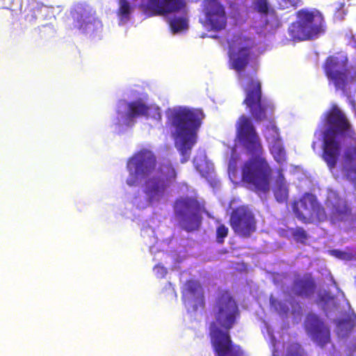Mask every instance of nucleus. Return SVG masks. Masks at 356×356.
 Wrapping results in <instances>:
<instances>
[{
	"mask_svg": "<svg viewBox=\"0 0 356 356\" xmlns=\"http://www.w3.org/2000/svg\"><path fill=\"white\" fill-rule=\"evenodd\" d=\"M325 129L323 132L321 158L332 171L339 161L344 138H350L354 144L348 147L343 154L341 169L349 181L356 186V133L346 115L337 105L324 114Z\"/></svg>",
	"mask_w": 356,
	"mask_h": 356,
	"instance_id": "nucleus-1",
	"label": "nucleus"
},
{
	"mask_svg": "<svg viewBox=\"0 0 356 356\" xmlns=\"http://www.w3.org/2000/svg\"><path fill=\"white\" fill-rule=\"evenodd\" d=\"M156 156L146 149L135 153L127 163L129 174L127 184L129 186L138 185L140 178L147 176L142 184V191L149 205L159 203L168 195L170 188L176 182L177 176L175 167L170 161L160 163L156 169Z\"/></svg>",
	"mask_w": 356,
	"mask_h": 356,
	"instance_id": "nucleus-2",
	"label": "nucleus"
},
{
	"mask_svg": "<svg viewBox=\"0 0 356 356\" xmlns=\"http://www.w3.org/2000/svg\"><path fill=\"white\" fill-rule=\"evenodd\" d=\"M236 136L240 144L252 156L242 167V181L255 191H268L272 170L262 156L263 147L259 136L250 119L245 115H241L237 121Z\"/></svg>",
	"mask_w": 356,
	"mask_h": 356,
	"instance_id": "nucleus-3",
	"label": "nucleus"
},
{
	"mask_svg": "<svg viewBox=\"0 0 356 356\" xmlns=\"http://www.w3.org/2000/svg\"><path fill=\"white\" fill-rule=\"evenodd\" d=\"M212 312L216 322L211 324L209 337L216 356H245L243 348L233 342L229 333L241 312L236 300L228 290L218 293Z\"/></svg>",
	"mask_w": 356,
	"mask_h": 356,
	"instance_id": "nucleus-4",
	"label": "nucleus"
},
{
	"mask_svg": "<svg viewBox=\"0 0 356 356\" xmlns=\"http://www.w3.org/2000/svg\"><path fill=\"white\" fill-rule=\"evenodd\" d=\"M167 123L174 129L172 137L174 145L182 156L181 163L189 160L193 147L197 143V133L202 124L203 113L198 109L179 107L170 109Z\"/></svg>",
	"mask_w": 356,
	"mask_h": 356,
	"instance_id": "nucleus-5",
	"label": "nucleus"
},
{
	"mask_svg": "<svg viewBox=\"0 0 356 356\" xmlns=\"http://www.w3.org/2000/svg\"><path fill=\"white\" fill-rule=\"evenodd\" d=\"M245 98L243 104L250 118L257 122L270 119L274 113L273 104L263 97L261 81L254 77L248 79L243 87Z\"/></svg>",
	"mask_w": 356,
	"mask_h": 356,
	"instance_id": "nucleus-6",
	"label": "nucleus"
},
{
	"mask_svg": "<svg viewBox=\"0 0 356 356\" xmlns=\"http://www.w3.org/2000/svg\"><path fill=\"white\" fill-rule=\"evenodd\" d=\"M298 20L289 29L290 36L294 40H314L325 33V21L317 10L301 9L297 13Z\"/></svg>",
	"mask_w": 356,
	"mask_h": 356,
	"instance_id": "nucleus-7",
	"label": "nucleus"
},
{
	"mask_svg": "<svg viewBox=\"0 0 356 356\" xmlns=\"http://www.w3.org/2000/svg\"><path fill=\"white\" fill-rule=\"evenodd\" d=\"M295 217L305 224L321 223L327 221L328 216L325 207L316 195L306 192L291 203Z\"/></svg>",
	"mask_w": 356,
	"mask_h": 356,
	"instance_id": "nucleus-8",
	"label": "nucleus"
},
{
	"mask_svg": "<svg viewBox=\"0 0 356 356\" xmlns=\"http://www.w3.org/2000/svg\"><path fill=\"white\" fill-rule=\"evenodd\" d=\"M322 67L329 83H332L337 90L345 92L349 83L356 82V73L355 77L350 74L348 58L342 53L327 56Z\"/></svg>",
	"mask_w": 356,
	"mask_h": 356,
	"instance_id": "nucleus-9",
	"label": "nucleus"
},
{
	"mask_svg": "<svg viewBox=\"0 0 356 356\" xmlns=\"http://www.w3.org/2000/svg\"><path fill=\"white\" fill-rule=\"evenodd\" d=\"M254 43L248 37L235 35L229 47V67L240 75L254 58Z\"/></svg>",
	"mask_w": 356,
	"mask_h": 356,
	"instance_id": "nucleus-10",
	"label": "nucleus"
},
{
	"mask_svg": "<svg viewBox=\"0 0 356 356\" xmlns=\"http://www.w3.org/2000/svg\"><path fill=\"white\" fill-rule=\"evenodd\" d=\"M229 223L235 234L240 237L249 238L257 230L254 214L245 205L232 209Z\"/></svg>",
	"mask_w": 356,
	"mask_h": 356,
	"instance_id": "nucleus-11",
	"label": "nucleus"
},
{
	"mask_svg": "<svg viewBox=\"0 0 356 356\" xmlns=\"http://www.w3.org/2000/svg\"><path fill=\"white\" fill-rule=\"evenodd\" d=\"M325 204L329 210L327 220L331 223L346 220L353 216L352 208L347 201L335 192L327 195Z\"/></svg>",
	"mask_w": 356,
	"mask_h": 356,
	"instance_id": "nucleus-12",
	"label": "nucleus"
},
{
	"mask_svg": "<svg viewBox=\"0 0 356 356\" xmlns=\"http://www.w3.org/2000/svg\"><path fill=\"white\" fill-rule=\"evenodd\" d=\"M203 11L206 22L212 30L218 31L225 29L227 25L225 8L219 1L204 0Z\"/></svg>",
	"mask_w": 356,
	"mask_h": 356,
	"instance_id": "nucleus-13",
	"label": "nucleus"
},
{
	"mask_svg": "<svg viewBox=\"0 0 356 356\" xmlns=\"http://www.w3.org/2000/svg\"><path fill=\"white\" fill-rule=\"evenodd\" d=\"M305 327L319 346L323 347L330 342V331L317 315L309 314L305 321Z\"/></svg>",
	"mask_w": 356,
	"mask_h": 356,
	"instance_id": "nucleus-14",
	"label": "nucleus"
},
{
	"mask_svg": "<svg viewBox=\"0 0 356 356\" xmlns=\"http://www.w3.org/2000/svg\"><path fill=\"white\" fill-rule=\"evenodd\" d=\"M197 202L191 198H183L176 202V207L179 209V212L183 216V221L186 231L191 232L199 228L202 217L199 211H193Z\"/></svg>",
	"mask_w": 356,
	"mask_h": 356,
	"instance_id": "nucleus-15",
	"label": "nucleus"
},
{
	"mask_svg": "<svg viewBox=\"0 0 356 356\" xmlns=\"http://www.w3.org/2000/svg\"><path fill=\"white\" fill-rule=\"evenodd\" d=\"M185 6L184 0H148L143 5L145 13L150 16L165 15L178 12Z\"/></svg>",
	"mask_w": 356,
	"mask_h": 356,
	"instance_id": "nucleus-16",
	"label": "nucleus"
},
{
	"mask_svg": "<svg viewBox=\"0 0 356 356\" xmlns=\"http://www.w3.org/2000/svg\"><path fill=\"white\" fill-rule=\"evenodd\" d=\"M182 299L185 302H189L190 299L193 302L194 311L205 307V298L203 287L197 280H188L184 283L181 290Z\"/></svg>",
	"mask_w": 356,
	"mask_h": 356,
	"instance_id": "nucleus-17",
	"label": "nucleus"
},
{
	"mask_svg": "<svg viewBox=\"0 0 356 356\" xmlns=\"http://www.w3.org/2000/svg\"><path fill=\"white\" fill-rule=\"evenodd\" d=\"M145 116L146 118H154L161 120L159 108H153L145 104L142 99H137L128 103L126 113V123L134 122L136 118Z\"/></svg>",
	"mask_w": 356,
	"mask_h": 356,
	"instance_id": "nucleus-18",
	"label": "nucleus"
},
{
	"mask_svg": "<svg viewBox=\"0 0 356 356\" xmlns=\"http://www.w3.org/2000/svg\"><path fill=\"white\" fill-rule=\"evenodd\" d=\"M277 173V176L274 184L273 193L278 202H286L289 199V188L282 172V169H278Z\"/></svg>",
	"mask_w": 356,
	"mask_h": 356,
	"instance_id": "nucleus-19",
	"label": "nucleus"
},
{
	"mask_svg": "<svg viewBox=\"0 0 356 356\" xmlns=\"http://www.w3.org/2000/svg\"><path fill=\"white\" fill-rule=\"evenodd\" d=\"M296 294L298 296L308 298L312 296L316 289V284L311 277H305L296 279L293 284Z\"/></svg>",
	"mask_w": 356,
	"mask_h": 356,
	"instance_id": "nucleus-20",
	"label": "nucleus"
},
{
	"mask_svg": "<svg viewBox=\"0 0 356 356\" xmlns=\"http://www.w3.org/2000/svg\"><path fill=\"white\" fill-rule=\"evenodd\" d=\"M70 14L74 19V23L71 29L81 30L86 26V19L88 17L86 11L82 6H77L72 8Z\"/></svg>",
	"mask_w": 356,
	"mask_h": 356,
	"instance_id": "nucleus-21",
	"label": "nucleus"
},
{
	"mask_svg": "<svg viewBox=\"0 0 356 356\" xmlns=\"http://www.w3.org/2000/svg\"><path fill=\"white\" fill-rule=\"evenodd\" d=\"M269 151L277 163L282 164L286 162V152L282 140L270 144Z\"/></svg>",
	"mask_w": 356,
	"mask_h": 356,
	"instance_id": "nucleus-22",
	"label": "nucleus"
},
{
	"mask_svg": "<svg viewBox=\"0 0 356 356\" xmlns=\"http://www.w3.org/2000/svg\"><path fill=\"white\" fill-rule=\"evenodd\" d=\"M264 136L270 144L282 140L279 129L273 121H270V124L266 127Z\"/></svg>",
	"mask_w": 356,
	"mask_h": 356,
	"instance_id": "nucleus-23",
	"label": "nucleus"
},
{
	"mask_svg": "<svg viewBox=\"0 0 356 356\" xmlns=\"http://www.w3.org/2000/svg\"><path fill=\"white\" fill-rule=\"evenodd\" d=\"M170 29L173 33H177L188 29V21L184 17H173L168 21Z\"/></svg>",
	"mask_w": 356,
	"mask_h": 356,
	"instance_id": "nucleus-24",
	"label": "nucleus"
},
{
	"mask_svg": "<svg viewBox=\"0 0 356 356\" xmlns=\"http://www.w3.org/2000/svg\"><path fill=\"white\" fill-rule=\"evenodd\" d=\"M284 356H309L302 346L298 343H292L286 348Z\"/></svg>",
	"mask_w": 356,
	"mask_h": 356,
	"instance_id": "nucleus-25",
	"label": "nucleus"
},
{
	"mask_svg": "<svg viewBox=\"0 0 356 356\" xmlns=\"http://www.w3.org/2000/svg\"><path fill=\"white\" fill-rule=\"evenodd\" d=\"M270 306L280 315H286L289 313V309L288 306L282 301L270 298Z\"/></svg>",
	"mask_w": 356,
	"mask_h": 356,
	"instance_id": "nucleus-26",
	"label": "nucleus"
},
{
	"mask_svg": "<svg viewBox=\"0 0 356 356\" xmlns=\"http://www.w3.org/2000/svg\"><path fill=\"white\" fill-rule=\"evenodd\" d=\"M292 236L298 243H305L308 238L307 232L302 227H297L292 232Z\"/></svg>",
	"mask_w": 356,
	"mask_h": 356,
	"instance_id": "nucleus-27",
	"label": "nucleus"
},
{
	"mask_svg": "<svg viewBox=\"0 0 356 356\" xmlns=\"http://www.w3.org/2000/svg\"><path fill=\"white\" fill-rule=\"evenodd\" d=\"M228 234V227L225 225L220 223L216 227V241L220 244H222Z\"/></svg>",
	"mask_w": 356,
	"mask_h": 356,
	"instance_id": "nucleus-28",
	"label": "nucleus"
},
{
	"mask_svg": "<svg viewBox=\"0 0 356 356\" xmlns=\"http://www.w3.org/2000/svg\"><path fill=\"white\" fill-rule=\"evenodd\" d=\"M254 8L256 11L261 15H268L270 5L267 0H255Z\"/></svg>",
	"mask_w": 356,
	"mask_h": 356,
	"instance_id": "nucleus-29",
	"label": "nucleus"
},
{
	"mask_svg": "<svg viewBox=\"0 0 356 356\" xmlns=\"http://www.w3.org/2000/svg\"><path fill=\"white\" fill-rule=\"evenodd\" d=\"M317 302L324 310H327L328 305L334 302V298L328 293H324L319 296Z\"/></svg>",
	"mask_w": 356,
	"mask_h": 356,
	"instance_id": "nucleus-30",
	"label": "nucleus"
},
{
	"mask_svg": "<svg viewBox=\"0 0 356 356\" xmlns=\"http://www.w3.org/2000/svg\"><path fill=\"white\" fill-rule=\"evenodd\" d=\"M118 12L122 18H129L131 13V6L126 0H120V6Z\"/></svg>",
	"mask_w": 356,
	"mask_h": 356,
	"instance_id": "nucleus-31",
	"label": "nucleus"
},
{
	"mask_svg": "<svg viewBox=\"0 0 356 356\" xmlns=\"http://www.w3.org/2000/svg\"><path fill=\"white\" fill-rule=\"evenodd\" d=\"M300 3V0H280L279 6L280 9L296 8Z\"/></svg>",
	"mask_w": 356,
	"mask_h": 356,
	"instance_id": "nucleus-32",
	"label": "nucleus"
},
{
	"mask_svg": "<svg viewBox=\"0 0 356 356\" xmlns=\"http://www.w3.org/2000/svg\"><path fill=\"white\" fill-rule=\"evenodd\" d=\"M2 8L8 10H14L19 4V0H2Z\"/></svg>",
	"mask_w": 356,
	"mask_h": 356,
	"instance_id": "nucleus-33",
	"label": "nucleus"
},
{
	"mask_svg": "<svg viewBox=\"0 0 356 356\" xmlns=\"http://www.w3.org/2000/svg\"><path fill=\"white\" fill-rule=\"evenodd\" d=\"M154 273L157 277L163 278L167 275L168 270L167 268L161 265L155 266Z\"/></svg>",
	"mask_w": 356,
	"mask_h": 356,
	"instance_id": "nucleus-34",
	"label": "nucleus"
},
{
	"mask_svg": "<svg viewBox=\"0 0 356 356\" xmlns=\"http://www.w3.org/2000/svg\"><path fill=\"white\" fill-rule=\"evenodd\" d=\"M47 29H48V30H50L51 33H53V32H54L53 29H51V27L47 26H44L42 27V30H41V32H44V33H45V32L47 31Z\"/></svg>",
	"mask_w": 356,
	"mask_h": 356,
	"instance_id": "nucleus-35",
	"label": "nucleus"
},
{
	"mask_svg": "<svg viewBox=\"0 0 356 356\" xmlns=\"http://www.w3.org/2000/svg\"><path fill=\"white\" fill-rule=\"evenodd\" d=\"M197 170L200 172V174H201L202 176H204V173H203L202 170H200V169L199 168V166H197Z\"/></svg>",
	"mask_w": 356,
	"mask_h": 356,
	"instance_id": "nucleus-36",
	"label": "nucleus"
},
{
	"mask_svg": "<svg viewBox=\"0 0 356 356\" xmlns=\"http://www.w3.org/2000/svg\"><path fill=\"white\" fill-rule=\"evenodd\" d=\"M313 148L314 149L315 148V143H313Z\"/></svg>",
	"mask_w": 356,
	"mask_h": 356,
	"instance_id": "nucleus-37",
	"label": "nucleus"
},
{
	"mask_svg": "<svg viewBox=\"0 0 356 356\" xmlns=\"http://www.w3.org/2000/svg\"><path fill=\"white\" fill-rule=\"evenodd\" d=\"M355 282H356V275H355Z\"/></svg>",
	"mask_w": 356,
	"mask_h": 356,
	"instance_id": "nucleus-38",
	"label": "nucleus"
}]
</instances>
